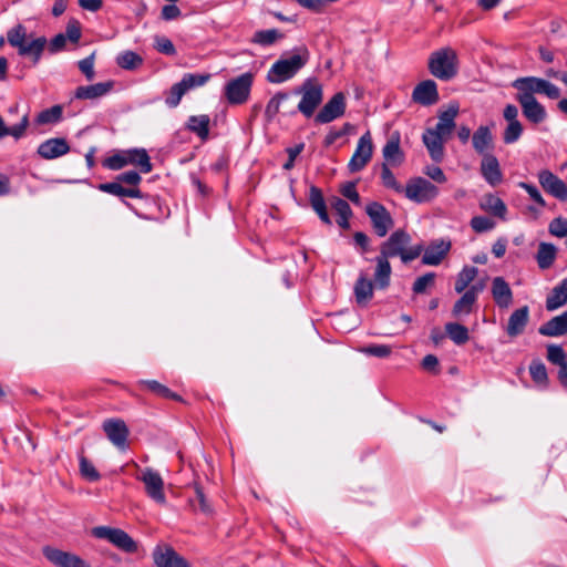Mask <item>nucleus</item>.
<instances>
[{"label": "nucleus", "mask_w": 567, "mask_h": 567, "mask_svg": "<svg viewBox=\"0 0 567 567\" xmlns=\"http://www.w3.org/2000/svg\"><path fill=\"white\" fill-rule=\"evenodd\" d=\"M557 255V248L549 243H540L538 246L536 260L540 269H548L553 266Z\"/></svg>", "instance_id": "nucleus-36"}, {"label": "nucleus", "mask_w": 567, "mask_h": 567, "mask_svg": "<svg viewBox=\"0 0 567 567\" xmlns=\"http://www.w3.org/2000/svg\"><path fill=\"white\" fill-rule=\"evenodd\" d=\"M290 95L286 92L275 94L266 105L265 116L268 121H272L280 111L282 102L289 100Z\"/></svg>", "instance_id": "nucleus-45"}, {"label": "nucleus", "mask_w": 567, "mask_h": 567, "mask_svg": "<svg viewBox=\"0 0 567 567\" xmlns=\"http://www.w3.org/2000/svg\"><path fill=\"white\" fill-rule=\"evenodd\" d=\"M28 125H29V117L25 114L22 116L21 121L18 124H16L11 127H7L8 135H11L16 140H19L24 135Z\"/></svg>", "instance_id": "nucleus-62"}, {"label": "nucleus", "mask_w": 567, "mask_h": 567, "mask_svg": "<svg viewBox=\"0 0 567 567\" xmlns=\"http://www.w3.org/2000/svg\"><path fill=\"white\" fill-rule=\"evenodd\" d=\"M331 206L339 215V218L337 220L338 225L344 229L349 228V219L352 216V210L348 202H346L342 198L334 197L331 202Z\"/></svg>", "instance_id": "nucleus-40"}, {"label": "nucleus", "mask_w": 567, "mask_h": 567, "mask_svg": "<svg viewBox=\"0 0 567 567\" xmlns=\"http://www.w3.org/2000/svg\"><path fill=\"white\" fill-rule=\"evenodd\" d=\"M138 384L145 386L146 389H148L150 391H152L153 393L161 398L182 401L181 395L174 393L171 389H168L166 385L159 383L156 380H141Z\"/></svg>", "instance_id": "nucleus-41"}, {"label": "nucleus", "mask_w": 567, "mask_h": 567, "mask_svg": "<svg viewBox=\"0 0 567 567\" xmlns=\"http://www.w3.org/2000/svg\"><path fill=\"white\" fill-rule=\"evenodd\" d=\"M542 336L560 337L567 333V311L542 324L538 329Z\"/></svg>", "instance_id": "nucleus-30"}, {"label": "nucleus", "mask_w": 567, "mask_h": 567, "mask_svg": "<svg viewBox=\"0 0 567 567\" xmlns=\"http://www.w3.org/2000/svg\"><path fill=\"white\" fill-rule=\"evenodd\" d=\"M375 262L374 284L377 288L384 290L390 286L392 272L391 265L389 259L380 255L375 257Z\"/></svg>", "instance_id": "nucleus-32"}, {"label": "nucleus", "mask_w": 567, "mask_h": 567, "mask_svg": "<svg viewBox=\"0 0 567 567\" xmlns=\"http://www.w3.org/2000/svg\"><path fill=\"white\" fill-rule=\"evenodd\" d=\"M481 208L492 215L505 219L507 212L506 205L499 197L488 194L484 196L480 204Z\"/></svg>", "instance_id": "nucleus-34"}, {"label": "nucleus", "mask_w": 567, "mask_h": 567, "mask_svg": "<svg viewBox=\"0 0 567 567\" xmlns=\"http://www.w3.org/2000/svg\"><path fill=\"white\" fill-rule=\"evenodd\" d=\"M282 37L277 29L259 30L255 32L252 42L262 47H269Z\"/></svg>", "instance_id": "nucleus-44"}, {"label": "nucleus", "mask_w": 567, "mask_h": 567, "mask_svg": "<svg viewBox=\"0 0 567 567\" xmlns=\"http://www.w3.org/2000/svg\"><path fill=\"white\" fill-rule=\"evenodd\" d=\"M254 82V75L246 72L230 81L225 85V96L230 104H244L250 94Z\"/></svg>", "instance_id": "nucleus-10"}, {"label": "nucleus", "mask_w": 567, "mask_h": 567, "mask_svg": "<svg viewBox=\"0 0 567 567\" xmlns=\"http://www.w3.org/2000/svg\"><path fill=\"white\" fill-rule=\"evenodd\" d=\"M346 95L342 92L336 93L317 113L315 122L318 124H327L339 117L346 112Z\"/></svg>", "instance_id": "nucleus-16"}, {"label": "nucleus", "mask_w": 567, "mask_h": 567, "mask_svg": "<svg viewBox=\"0 0 567 567\" xmlns=\"http://www.w3.org/2000/svg\"><path fill=\"white\" fill-rule=\"evenodd\" d=\"M472 145L475 152L483 157L492 155L493 150V134L488 126L481 125L472 135Z\"/></svg>", "instance_id": "nucleus-24"}, {"label": "nucleus", "mask_w": 567, "mask_h": 567, "mask_svg": "<svg viewBox=\"0 0 567 567\" xmlns=\"http://www.w3.org/2000/svg\"><path fill=\"white\" fill-rule=\"evenodd\" d=\"M43 556L55 567H91L80 556L64 551L55 547L45 546L42 549Z\"/></svg>", "instance_id": "nucleus-15"}, {"label": "nucleus", "mask_w": 567, "mask_h": 567, "mask_svg": "<svg viewBox=\"0 0 567 567\" xmlns=\"http://www.w3.org/2000/svg\"><path fill=\"white\" fill-rule=\"evenodd\" d=\"M458 114V105L451 104L447 110L439 114L435 127L426 128L422 140L434 162H441L444 156V142L455 127V118Z\"/></svg>", "instance_id": "nucleus-2"}, {"label": "nucleus", "mask_w": 567, "mask_h": 567, "mask_svg": "<svg viewBox=\"0 0 567 567\" xmlns=\"http://www.w3.org/2000/svg\"><path fill=\"white\" fill-rule=\"evenodd\" d=\"M70 152V145L63 137L49 138L42 142L37 153L44 159H54Z\"/></svg>", "instance_id": "nucleus-22"}, {"label": "nucleus", "mask_w": 567, "mask_h": 567, "mask_svg": "<svg viewBox=\"0 0 567 567\" xmlns=\"http://www.w3.org/2000/svg\"><path fill=\"white\" fill-rule=\"evenodd\" d=\"M112 81L100 82L91 85L78 86L74 92V97L78 100H96L109 94L113 89Z\"/></svg>", "instance_id": "nucleus-25"}, {"label": "nucleus", "mask_w": 567, "mask_h": 567, "mask_svg": "<svg viewBox=\"0 0 567 567\" xmlns=\"http://www.w3.org/2000/svg\"><path fill=\"white\" fill-rule=\"evenodd\" d=\"M210 118L206 114L192 115L187 121V128L195 133L202 140H206L209 134Z\"/></svg>", "instance_id": "nucleus-35"}, {"label": "nucleus", "mask_w": 567, "mask_h": 567, "mask_svg": "<svg viewBox=\"0 0 567 567\" xmlns=\"http://www.w3.org/2000/svg\"><path fill=\"white\" fill-rule=\"evenodd\" d=\"M137 480L144 484L145 493L150 498L159 505L166 504V496L164 493V481L161 474L151 467L141 471Z\"/></svg>", "instance_id": "nucleus-12"}, {"label": "nucleus", "mask_w": 567, "mask_h": 567, "mask_svg": "<svg viewBox=\"0 0 567 567\" xmlns=\"http://www.w3.org/2000/svg\"><path fill=\"white\" fill-rule=\"evenodd\" d=\"M445 331L447 337L457 346L466 343L470 339L468 329L457 322H447Z\"/></svg>", "instance_id": "nucleus-42"}, {"label": "nucleus", "mask_w": 567, "mask_h": 567, "mask_svg": "<svg viewBox=\"0 0 567 567\" xmlns=\"http://www.w3.org/2000/svg\"><path fill=\"white\" fill-rule=\"evenodd\" d=\"M529 320V308L527 306L516 309L508 318L506 332L515 338L522 334Z\"/></svg>", "instance_id": "nucleus-26"}, {"label": "nucleus", "mask_w": 567, "mask_h": 567, "mask_svg": "<svg viewBox=\"0 0 567 567\" xmlns=\"http://www.w3.org/2000/svg\"><path fill=\"white\" fill-rule=\"evenodd\" d=\"M538 182L543 189L557 198L558 200H567V184L549 169H542L537 174Z\"/></svg>", "instance_id": "nucleus-17"}, {"label": "nucleus", "mask_w": 567, "mask_h": 567, "mask_svg": "<svg viewBox=\"0 0 567 567\" xmlns=\"http://www.w3.org/2000/svg\"><path fill=\"white\" fill-rule=\"evenodd\" d=\"M462 293V297L458 300H456L452 309V315L455 318H461L472 313L473 308L477 301V299L467 291Z\"/></svg>", "instance_id": "nucleus-38"}, {"label": "nucleus", "mask_w": 567, "mask_h": 567, "mask_svg": "<svg viewBox=\"0 0 567 567\" xmlns=\"http://www.w3.org/2000/svg\"><path fill=\"white\" fill-rule=\"evenodd\" d=\"M64 35H66V40H70L72 43H78L81 39L80 23L76 20L70 21Z\"/></svg>", "instance_id": "nucleus-64"}, {"label": "nucleus", "mask_w": 567, "mask_h": 567, "mask_svg": "<svg viewBox=\"0 0 567 567\" xmlns=\"http://www.w3.org/2000/svg\"><path fill=\"white\" fill-rule=\"evenodd\" d=\"M308 60L307 50L277 60L267 73V81L279 84L292 79L307 64Z\"/></svg>", "instance_id": "nucleus-7"}, {"label": "nucleus", "mask_w": 567, "mask_h": 567, "mask_svg": "<svg viewBox=\"0 0 567 567\" xmlns=\"http://www.w3.org/2000/svg\"><path fill=\"white\" fill-rule=\"evenodd\" d=\"M63 107L61 105H53L49 109L41 111L37 116V123L40 125L55 124L62 120Z\"/></svg>", "instance_id": "nucleus-43"}, {"label": "nucleus", "mask_w": 567, "mask_h": 567, "mask_svg": "<svg viewBox=\"0 0 567 567\" xmlns=\"http://www.w3.org/2000/svg\"><path fill=\"white\" fill-rule=\"evenodd\" d=\"M365 213L369 216L374 233L379 237H384L388 231L393 227V219L388 209L378 202H372L365 207Z\"/></svg>", "instance_id": "nucleus-13"}, {"label": "nucleus", "mask_w": 567, "mask_h": 567, "mask_svg": "<svg viewBox=\"0 0 567 567\" xmlns=\"http://www.w3.org/2000/svg\"><path fill=\"white\" fill-rule=\"evenodd\" d=\"M437 85L433 80L420 82L412 92V100L423 106H430L439 101Z\"/></svg>", "instance_id": "nucleus-20"}, {"label": "nucleus", "mask_w": 567, "mask_h": 567, "mask_svg": "<svg viewBox=\"0 0 567 567\" xmlns=\"http://www.w3.org/2000/svg\"><path fill=\"white\" fill-rule=\"evenodd\" d=\"M383 158L391 165H400L404 161V153L400 147V134L393 133L382 150Z\"/></svg>", "instance_id": "nucleus-29"}, {"label": "nucleus", "mask_w": 567, "mask_h": 567, "mask_svg": "<svg viewBox=\"0 0 567 567\" xmlns=\"http://www.w3.org/2000/svg\"><path fill=\"white\" fill-rule=\"evenodd\" d=\"M7 41L18 50L19 55L30 58L33 65L40 62L48 44L45 37H28L27 28L22 24H17L7 32Z\"/></svg>", "instance_id": "nucleus-3"}, {"label": "nucleus", "mask_w": 567, "mask_h": 567, "mask_svg": "<svg viewBox=\"0 0 567 567\" xmlns=\"http://www.w3.org/2000/svg\"><path fill=\"white\" fill-rule=\"evenodd\" d=\"M435 281L434 272H426L423 276L416 278L413 284L412 290L414 293L420 295L424 293L429 287H432Z\"/></svg>", "instance_id": "nucleus-53"}, {"label": "nucleus", "mask_w": 567, "mask_h": 567, "mask_svg": "<svg viewBox=\"0 0 567 567\" xmlns=\"http://www.w3.org/2000/svg\"><path fill=\"white\" fill-rule=\"evenodd\" d=\"M381 179L384 187L393 189L396 193H403L404 187L396 181L386 163L382 165Z\"/></svg>", "instance_id": "nucleus-49"}, {"label": "nucleus", "mask_w": 567, "mask_h": 567, "mask_svg": "<svg viewBox=\"0 0 567 567\" xmlns=\"http://www.w3.org/2000/svg\"><path fill=\"white\" fill-rule=\"evenodd\" d=\"M512 86L516 90L515 100L520 105L524 117L534 125L540 124L547 118L545 106L537 101L535 95L543 94L551 100L560 96V89L543 78H518L512 82Z\"/></svg>", "instance_id": "nucleus-1"}, {"label": "nucleus", "mask_w": 567, "mask_h": 567, "mask_svg": "<svg viewBox=\"0 0 567 567\" xmlns=\"http://www.w3.org/2000/svg\"><path fill=\"white\" fill-rule=\"evenodd\" d=\"M156 567H190L188 561L171 546H156L153 550Z\"/></svg>", "instance_id": "nucleus-19"}, {"label": "nucleus", "mask_w": 567, "mask_h": 567, "mask_svg": "<svg viewBox=\"0 0 567 567\" xmlns=\"http://www.w3.org/2000/svg\"><path fill=\"white\" fill-rule=\"evenodd\" d=\"M80 472L81 475L90 481V482H96L100 480L101 475L97 472V470L94 467L92 462H90L85 456H80Z\"/></svg>", "instance_id": "nucleus-51"}, {"label": "nucleus", "mask_w": 567, "mask_h": 567, "mask_svg": "<svg viewBox=\"0 0 567 567\" xmlns=\"http://www.w3.org/2000/svg\"><path fill=\"white\" fill-rule=\"evenodd\" d=\"M309 200L315 212L322 210V208L326 207L323 195L321 190L316 186L310 188Z\"/></svg>", "instance_id": "nucleus-61"}, {"label": "nucleus", "mask_w": 567, "mask_h": 567, "mask_svg": "<svg viewBox=\"0 0 567 567\" xmlns=\"http://www.w3.org/2000/svg\"><path fill=\"white\" fill-rule=\"evenodd\" d=\"M373 154V144L370 132H365L358 141L355 151L351 156L348 168L351 173L362 171L370 162Z\"/></svg>", "instance_id": "nucleus-14"}, {"label": "nucleus", "mask_w": 567, "mask_h": 567, "mask_svg": "<svg viewBox=\"0 0 567 567\" xmlns=\"http://www.w3.org/2000/svg\"><path fill=\"white\" fill-rule=\"evenodd\" d=\"M127 165L138 167L143 174L151 173L153 169L151 157L145 148L121 151L109 156L103 162V166L112 171H120Z\"/></svg>", "instance_id": "nucleus-6"}, {"label": "nucleus", "mask_w": 567, "mask_h": 567, "mask_svg": "<svg viewBox=\"0 0 567 567\" xmlns=\"http://www.w3.org/2000/svg\"><path fill=\"white\" fill-rule=\"evenodd\" d=\"M567 302V278L555 286L546 298V309L554 311Z\"/></svg>", "instance_id": "nucleus-33"}, {"label": "nucleus", "mask_w": 567, "mask_h": 567, "mask_svg": "<svg viewBox=\"0 0 567 567\" xmlns=\"http://www.w3.org/2000/svg\"><path fill=\"white\" fill-rule=\"evenodd\" d=\"M523 125L520 122L507 123L503 132V142L505 144H513L517 142L523 134Z\"/></svg>", "instance_id": "nucleus-48"}, {"label": "nucleus", "mask_w": 567, "mask_h": 567, "mask_svg": "<svg viewBox=\"0 0 567 567\" xmlns=\"http://www.w3.org/2000/svg\"><path fill=\"white\" fill-rule=\"evenodd\" d=\"M154 48L162 54L173 56L176 54L174 43L164 35H156L154 38Z\"/></svg>", "instance_id": "nucleus-52"}, {"label": "nucleus", "mask_w": 567, "mask_h": 567, "mask_svg": "<svg viewBox=\"0 0 567 567\" xmlns=\"http://www.w3.org/2000/svg\"><path fill=\"white\" fill-rule=\"evenodd\" d=\"M116 179L123 184L131 185L132 187H137L141 183L142 177L140 173L135 171H127L116 176Z\"/></svg>", "instance_id": "nucleus-63"}, {"label": "nucleus", "mask_w": 567, "mask_h": 567, "mask_svg": "<svg viewBox=\"0 0 567 567\" xmlns=\"http://www.w3.org/2000/svg\"><path fill=\"white\" fill-rule=\"evenodd\" d=\"M341 194L348 198L349 200H351L354 205H360L361 204V198H360V195L359 193L357 192V188H355V184L353 182H348L346 183L341 189H340Z\"/></svg>", "instance_id": "nucleus-60"}, {"label": "nucleus", "mask_w": 567, "mask_h": 567, "mask_svg": "<svg viewBox=\"0 0 567 567\" xmlns=\"http://www.w3.org/2000/svg\"><path fill=\"white\" fill-rule=\"evenodd\" d=\"M90 535L100 540H105L117 550L134 555L138 551V542H136L128 533L118 527L100 525L90 529Z\"/></svg>", "instance_id": "nucleus-5"}, {"label": "nucleus", "mask_w": 567, "mask_h": 567, "mask_svg": "<svg viewBox=\"0 0 567 567\" xmlns=\"http://www.w3.org/2000/svg\"><path fill=\"white\" fill-rule=\"evenodd\" d=\"M95 53H91L85 59L79 61L78 66L80 71L85 75L86 80L92 81L95 76L94 72Z\"/></svg>", "instance_id": "nucleus-56"}, {"label": "nucleus", "mask_w": 567, "mask_h": 567, "mask_svg": "<svg viewBox=\"0 0 567 567\" xmlns=\"http://www.w3.org/2000/svg\"><path fill=\"white\" fill-rule=\"evenodd\" d=\"M405 196L415 203H426L439 195V188L423 177H415L403 188Z\"/></svg>", "instance_id": "nucleus-11"}, {"label": "nucleus", "mask_w": 567, "mask_h": 567, "mask_svg": "<svg viewBox=\"0 0 567 567\" xmlns=\"http://www.w3.org/2000/svg\"><path fill=\"white\" fill-rule=\"evenodd\" d=\"M295 93L301 95L297 110L307 118L315 114L323 100V87L317 79H307Z\"/></svg>", "instance_id": "nucleus-9"}, {"label": "nucleus", "mask_w": 567, "mask_h": 567, "mask_svg": "<svg viewBox=\"0 0 567 567\" xmlns=\"http://www.w3.org/2000/svg\"><path fill=\"white\" fill-rule=\"evenodd\" d=\"M471 227L476 233H484L493 229L495 227V223L485 216H475L471 219Z\"/></svg>", "instance_id": "nucleus-57"}, {"label": "nucleus", "mask_w": 567, "mask_h": 567, "mask_svg": "<svg viewBox=\"0 0 567 567\" xmlns=\"http://www.w3.org/2000/svg\"><path fill=\"white\" fill-rule=\"evenodd\" d=\"M123 183L118 182L117 179L115 182L111 183H103L99 186V189L117 196V197H131V198H142L143 194L138 187H124L122 185Z\"/></svg>", "instance_id": "nucleus-31"}, {"label": "nucleus", "mask_w": 567, "mask_h": 567, "mask_svg": "<svg viewBox=\"0 0 567 567\" xmlns=\"http://www.w3.org/2000/svg\"><path fill=\"white\" fill-rule=\"evenodd\" d=\"M481 174L487 184L496 186L503 181V174L495 155H485L481 162Z\"/></svg>", "instance_id": "nucleus-23"}, {"label": "nucleus", "mask_w": 567, "mask_h": 567, "mask_svg": "<svg viewBox=\"0 0 567 567\" xmlns=\"http://www.w3.org/2000/svg\"><path fill=\"white\" fill-rule=\"evenodd\" d=\"M451 249L450 240L432 241L425 249L423 248L422 264L427 266H437L442 262Z\"/></svg>", "instance_id": "nucleus-21"}, {"label": "nucleus", "mask_w": 567, "mask_h": 567, "mask_svg": "<svg viewBox=\"0 0 567 567\" xmlns=\"http://www.w3.org/2000/svg\"><path fill=\"white\" fill-rule=\"evenodd\" d=\"M517 185L519 188L524 189L528 194L530 199L538 204L540 207L546 206L544 197L542 196L539 189L535 185L525 182H519Z\"/></svg>", "instance_id": "nucleus-58"}, {"label": "nucleus", "mask_w": 567, "mask_h": 567, "mask_svg": "<svg viewBox=\"0 0 567 567\" xmlns=\"http://www.w3.org/2000/svg\"><path fill=\"white\" fill-rule=\"evenodd\" d=\"M478 274V269L473 266H465L463 269L457 274L454 289L457 293L465 292L470 287L471 284L474 281Z\"/></svg>", "instance_id": "nucleus-37"}, {"label": "nucleus", "mask_w": 567, "mask_h": 567, "mask_svg": "<svg viewBox=\"0 0 567 567\" xmlns=\"http://www.w3.org/2000/svg\"><path fill=\"white\" fill-rule=\"evenodd\" d=\"M373 281L368 279L365 274L361 272L353 287V293L358 306L367 307L369 305L370 300L373 298Z\"/></svg>", "instance_id": "nucleus-27"}, {"label": "nucleus", "mask_w": 567, "mask_h": 567, "mask_svg": "<svg viewBox=\"0 0 567 567\" xmlns=\"http://www.w3.org/2000/svg\"><path fill=\"white\" fill-rule=\"evenodd\" d=\"M362 352L377 358H385L391 353V347L386 344H371L362 349Z\"/></svg>", "instance_id": "nucleus-59"}, {"label": "nucleus", "mask_w": 567, "mask_h": 567, "mask_svg": "<svg viewBox=\"0 0 567 567\" xmlns=\"http://www.w3.org/2000/svg\"><path fill=\"white\" fill-rule=\"evenodd\" d=\"M550 235L563 238L567 236V218L557 217L554 218L548 226Z\"/></svg>", "instance_id": "nucleus-55"}, {"label": "nucleus", "mask_w": 567, "mask_h": 567, "mask_svg": "<svg viewBox=\"0 0 567 567\" xmlns=\"http://www.w3.org/2000/svg\"><path fill=\"white\" fill-rule=\"evenodd\" d=\"M186 93L187 92L185 91L181 82L175 83L174 85H172L165 97L166 105L171 109L176 107L181 103V100L184 96V94Z\"/></svg>", "instance_id": "nucleus-50"}, {"label": "nucleus", "mask_w": 567, "mask_h": 567, "mask_svg": "<svg viewBox=\"0 0 567 567\" xmlns=\"http://www.w3.org/2000/svg\"><path fill=\"white\" fill-rule=\"evenodd\" d=\"M547 360L556 365H561L567 362V357L564 349L557 344H549L547 347Z\"/></svg>", "instance_id": "nucleus-54"}, {"label": "nucleus", "mask_w": 567, "mask_h": 567, "mask_svg": "<svg viewBox=\"0 0 567 567\" xmlns=\"http://www.w3.org/2000/svg\"><path fill=\"white\" fill-rule=\"evenodd\" d=\"M410 243L411 236L406 231L398 229L382 243L380 247V256L386 259L400 257L403 264H409L416 259L423 251L422 244L410 247Z\"/></svg>", "instance_id": "nucleus-4"}, {"label": "nucleus", "mask_w": 567, "mask_h": 567, "mask_svg": "<svg viewBox=\"0 0 567 567\" xmlns=\"http://www.w3.org/2000/svg\"><path fill=\"white\" fill-rule=\"evenodd\" d=\"M529 373L533 381L538 384L546 386L548 382V374L545 364L540 360H533L529 365Z\"/></svg>", "instance_id": "nucleus-47"}, {"label": "nucleus", "mask_w": 567, "mask_h": 567, "mask_svg": "<svg viewBox=\"0 0 567 567\" xmlns=\"http://www.w3.org/2000/svg\"><path fill=\"white\" fill-rule=\"evenodd\" d=\"M210 79V74L205 73H186L179 81L184 86L185 91L188 92L192 89L205 85Z\"/></svg>", "instance_id": "nucleus-46"}, {"label": "nucleus", "mask_w": 567, "mask_h": 567, "mask_svg": "<svg viewBox=\"0 0 567 567\" xmlns=\"http://www.w3.org/2000/svg\"><path fill=\"white\" fill-rule=\"evenodd\" d=\"M143 62V58L138 53L131 50L123 51L116 56L117 65L128 71L138 69Z\"/></svg>", "instance_id": "nucleus-39"}, {"label": "nucleus", "mask_w": 567, "mask_h": 567, "mask_svg": "<svg viewBox=\"0 0 567 567\" xmlns=\"http://www.w3.org/2000/svg\"><path fill=\"white\" fill-rule=\"evenodd\" d=\"M103 431L113 445L121 450L127 447L128 427L121 419H107L103 422Z\"/></svg>", "instance_id": "nucleus-18"}, {"label": "nucleus", "mask_w": 567, "mask_h": 567, "mask_svg": "<svg viewBox=\"0 0 567 567\" xmlns=\"http://www.w3.org/2000/svg\"><path fill=\"white\" fill-rule=\"evenodd\" d=\"M492 296L499 308H507L513 302L512 289L503 277L493 279Z\"/></svg>", "instance_id": "nucleus-28"}, {"label": "nucleus", "mask_w": 567, "mask_h": 567, "mask_svg": "<svg viewBox=\"0 0 567 567\" xmlns=\"http://www.w3.org/2000/svg\"><path fill=\"white\" fill-rule=\"evenodd\" d=\"M457 64L456 51L450 47L432 52L429 58L431 74L443 81H449L457 74Z\"/></svg>", "instance_id": "nucleus-8"}]
</instances>
